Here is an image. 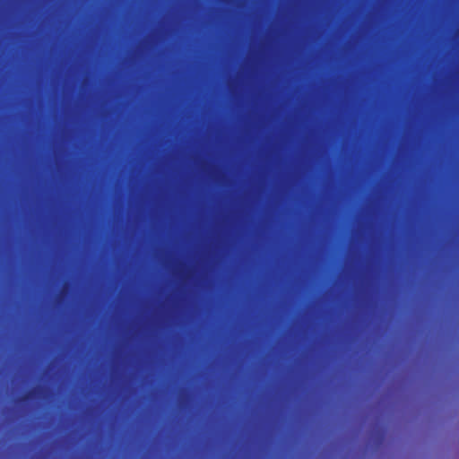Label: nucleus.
<instances>
[{
	"instance_id": "f257e3e1",
	"label": "nucleus",
	"mask_w": 459,
	"mask_h": 459,
	"mask_svg": "<svg viewBox=\"0 0 459 459\" xmlns=\"http://www.w3.org/2000/svg\"><path fill=\"white\" fill-rule=\"evenodd\" d=\"M194 315L195 337H201V0H194Z\"/></svg>"
},
{
	"instance_id": "f03ea898",
	"label": "nucleus",
	"mask_w": 459,
	"mask_h": 459,
	"mask_svg": "<svg viewBox=\"0 0 459 459\" xmlns=\"http://www.w3.org/2000/svg\"><path fill=\"white\" fill-rule=\"evenodd\" d=\"M198 429H196V443H195V446H196V451L198 450Z\"/></svg>"
},
{
	"instance_id": "7ed1b4c3",
	"label": "nucleus",
	"mask_w": 459,
	"mask_h": 459,
	"mask_svg": "<svg viewBox=\"0 0 459 459\" xmlns=\"http://www.w3.org/2000/svg\"><path fill=\"white\" fill-rule=\"evenodd\" d=\"M31 393L26 394L25 396L22 397V400H27L29 398V396L30 395Z\"/></svg>"
},
{
	"instance_id": "20e7f679",
	"label": "nucleus",
	"mask_w": 459,
	"mask_h": 459,
	"mask_svg": "<svg viewBox=\"0 0 459 459\" xmlns=\"http://www.w3.org/2000/svg\"><path fill=\"white\" fill-rule=\"evenodd\" d=\"M202 169H203V170L204 169V166L202 167Z\"/></svg>"
},
{
	"instance_id": "39448f33",
	"label": "nucleus",
	"mask_w": 459,
	"mask_h": 459,
	"mask_svg": "<svg viewBox=\"0 0 459 459\" xmlns=\"http://www.w3.org/2000/svg\"><path fill=\"white\" fill-rule=\"evenodd\" d=\"M202 279H203V280L204 279V275L202 276Z\"/></svg>"
}]
</instances>
